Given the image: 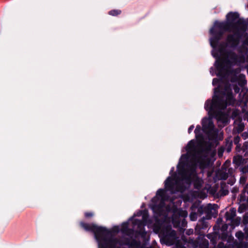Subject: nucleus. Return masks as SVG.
<instances>
[{"mask_svg": "<svg viewBox=\"0 0 248 248\" xmlns=\"http://www.w3.org/2000/svg\"><path fill=\"white\" fill-rule=\"evenodd\" d=\"M236 216V210L234 208H232L230 210L225 213V218L227 220H231L232 222L233 218Z\"/></svg>", "mask_w": 248, "mask_h": 248, "instance_id": "obj_16", "label": "nucleus"}, {"mask_svg": "<svg viewBox=\"0 0 248 248\" xmlns=\"http://www.w3.org/2000/svg\"><path fill=\"white\" fill-rule=\"evenodd\" d=\"M217 248H228V247L225 246L223 243L220 242L217 245Z\"/></svg>", "mask_w": 248, "mask_h": 248, "instance_id": "obj_39", "label": "nucleus"}, {"mask_svg": "<svg viewBox=\"0 0 248 248\" xmlns=\"http://www.w3.org/2000/svg\"><path fill=\"white\" fill-rule=\"evenodd\" d=\"M198 214L195 212H192L190 214V218L192 221H195L197 218Z\"/></svg>", "mask_w": 248, "mask_h": 248, "instance_id": "obj_29", "label": "nucleus"}, {"mask_svg": "<svg viewBox=\"0 0 248 248\" xmlns=\"http://www.w3.org/2000/svg\"><path fill=\"white\" fill-rule=\"evenodd\" d=\"M247 121L248 122V117H247Z\"/></svg>", "mask_w": 248, "mask_h": 248, "instance_id": "obj_55", "label": "nucleus"}, {"mask_svg": "<svg viewBox=\"0 0 248 248\" xmlns=\"http://www.w3.org/2000/svg\"><path fill=\"white\" fill-rule=\"evenodd\" d=\"M80 226L86 231L93 232L94 236L97 241L102 239L103 236L107 233V230L106 228L97 226L93 224H89L81 222Z\"/></svg>", "mask_w": 248, "mask_h": 248, "instance_id": "obj_6", "label": "nucleus"}, {"mask_svg": "<svg viewBox=\"0 0 248 248\" xmlns=\"http://www.w3.org/2000/svg\"><path fill=\"white\" fill-rule=\"evenodd\" d=\"M108 233V231L107 230V233L104 235L100 240L98 241L99 245L103 243L105 246H108L109 248H115L116 245L119 243V239L117 238L111 237L107 239L105 237Z\"/></svg>", "mask_w": 248, "mask_h": 248, "instance_id": "obj_9", "label": "nucleus"}, {"mask_svg": "<svg viewBox=\"0 0 248 248\" xmlns=\"http://www.w3.org/2000/svg\"><path fill=\"white\" fill-rule=\"evenodd\" d=\"M165 187L172 194L178 192L183 193L186 189L184 185L178 179L171 177H168L165 180Z\"/></svg>", "mask_w": 248, "mask_h": 248, "instance_id": "obj_5", "label": "nucleus"}, {"mask_svg": "<svg viewBox=\"0 0 248 248\" xmlns=\"http://www.w3.org/2000/svg\"><path fill=\"white\" fill-rule=\"evenodd\" d=\"M235 236L240 241H242L245 239V236L244 233H243L242 231H238L236 232Z\"/></svg>", "mask_w": 248, "mask_h": 248, "instance_id": "obj_27", "label": "nucleus"}, {"mask_svg": "<svg viewBox=\"0 0 248 248\" xmlns=\"http://www.w3.org/2000/svg\"><path fill=\"white\" fill-rule=\"evenodd\" d=\"M218 80L217 78H214L213 80V84L214 85L217 82Z\"/></svg>", "mask_w": 248, "mask_h": 248, "instance_id": "obj_51", "label": "nucleus"}, {"mask_svg": "<svg viewBox=\"0 0 248 248\" xmlns=\"http://www.w3.org/2000/svg\"><path fill=\"white\" fill-rule=\"evenodd\" d=\"M233 247L236 248H248V243L240 242L238 243L237 240L233 241Z\"/></svg>", "mask_w": 248, "mask_h": 248, "instance_id": "obj_21", "label": "nucleus"}, {"mask_svg": "<svg viewBox=\"0 0 248 248\" xmlns=\"http://www.w3.org/2000/svg\"><path fill=\"white\" fill-rule=\"evenodd\" d=\"M201 131V126L200 125H197L194 130V132L196 135L200 132Z\"/></svg>", "mask_w": 248, "mask_h": 248, "instance_id": "obj_41", "label": "nucleus"}, {"mask_svg": "<svg viewBox=\"0 0 248 248\" xmlns=\"http://www.w3.org/2000/svg\"><path fill=\"white\" fill-rule=\"evenodd\" d=\"M240 141V138L239 136H237L234 138L233 142L235 144H239Z\"/></svg>", "mask_w": 248, "mask_h": 248, "instance_id": "obj_35", "label": "nucleus"}, {"mask_svg": "<svg viewBox=\"0 0 248 248\" xmlns=\"http://www.w3.org/2000/svg\"><path fill=\"white\" fill-rule=\"evenodd\" d=\"M244 159L241 155H236L233 158V163L235 164V167H238L243 163Z\"/></svg>", "mask_w": 248, "mask_h": 248, "instance_id": "obj_18", "label": "nucleus"}, {"mask_svg": "<svg viewBox=\"0 0 248 248\" xmlns=\"http://www.w3.org/2000/svg\"><path fill=\"white\" fill-rule=\"evenodd\" d=\"M85 217L86 218L92 217L93 216V214L92 212H86L85 213Z\"/></svg>", "mask_w": 248, "mask_h": 248, "instance_id": "obj_38", "label": "nucleus"}, {"mask_svg": "<svg viewBox=\"0 0 248 248\" xmlns=\"http://www.w3.org/2000/svg\"><path fill=\"white\" fill-rule=\"evenodd\" d=\"M122 11L119 9H113L108 12V14L112 16H118L120 15Z\"/></svg>", "mask_w": 248, "mask_h": 248, "instance_id": "obj_26", "label": "nucleus"}, {"mask_svg": "<svg viewBox=\"0 0 248 248\" xmlns=\"http://www.w3.org/2000/svg\"><path fill=\"white\" fill-rule=\"evenodd\" d=\"M216 227H217V226H215L214 227V230L215 231L216 230Z\"/></svg>", "mask_w": 248, "mask_h": 248, "instance_id": "obj_53", "label": "nucleus"}, {"mask_svg": "<svg viewBox=\"0 0 248 248\" xmlns=\"http://www.w3.org/2000/svg\"><path fill=\"white\" fill-rule=\"evenodd\" d=\"M203 184V180L199 178H196L193 182L194 188L199 190L202 188Z\"/></svg>", "mask_w": 248, "mask_h": 248, "instance_id": "obj_20", "label": "nucleus"}, {"mask_svg": "<svg viewBox=\"0 0 248 248\" xmlns=\"http://www.w3.org/2000/svg\"><path fill=\"white\" fill-rule=\"evenodd\" d=\"M193 232V231L192 230H189L188 231H187L186 232V234H188V235H190L191 234H192Z\"/></svg>", "mask_w": 248, "mask_h": 248, "instance_id": "obj_50", "label": "nucleus"}, {"mask_svg": "<svg viewBox=\"0 0 248 248\" xmlns=\"http://www.w3.org/2000/svg\"><path fill=\"white\" fill-rule=\"evenodd\" d=\"M207 227V223L205 221L204 219H202L199 221V223L196 226L195 232L197 233L200 234V231L201 230L206 229Z\"/></svg>", "mask_w": 248, "mask_h": 248, "instance_id": "obj_15", "label": "nucleus"}, {"mask_svg": "<svg viewBox=\"0 0 248 248\" xmlns=\"http://www.w3.org/2000/svg\"><path fill=\"white\" fill-rule=\"evenodd\" d=\"M238 17L237 13H229L226 16L227 21L216 23L210 30V33L217 41H218L222 37L224 31L234 32V29L239 28V30L246 31L247 25L244 21L239 19L234 22Z\"/></svg>", "mask_w": 248, "mask_h": 248, "instance_id": "obj_1", "label": "nucleus"}, {"mask_svg": "<svg viewBox=\"0 0 248 248\" xmlns=\"http://www.w3.org/2000/svg\"><path fill=\"white\" fill-rule=\"evenodd\" d=\"M226 142V150L227 152L229 153L231 152L232 149V141L230 140V139H226L225 140Z\"/></svg>", "mask_w": 248, "mask_h": 248, "instance_id": "obj_25", "label": "nucleus"}, {"mask_svg": "<svg viewBox=\"0 0 248 248\" xmlns=\"http://www.w3.org/2000/svg\"><path fill=\"white\" fill-rule=\"evenodd\" d=\"M235 100L231 92H228L226 94L219 93L213 97L212 100H208L204 105L205 109L209 112L215 109L224 110L228 105H233Z\"/></svg>", "mask_w": 248, "mask_h": 248, "instance_id": "obj_2", "label": "nucleus"}, {"mask_svg": "<svg viewBox=\"0 0 248 248\" xmlns=\"http://www.w3.org/2000/svg\"><path fill=\"white\" fill-rule=\"evenodd\" d=\"M244 230V232H245L244 234H245V239L246 240H248V225L246 226L245 227Z\"/></svg>", "mask_w": 248, "mask_h": 248, "instance_id": "obj_34", "label": "nucleus"}, {"mask_svg": "<svg viewBox=\"0 0 248 248\" xmlns=\"http://www.w3.org/2000/svg\"><path fill=\"white\" fill-rule=\"evenodd\" d=\"M157 195L163 198L165 195L164 190L162 189H159L157 191Z\"/></svg>", "mask_w": 248, "mask_h": 248, "instance_id": "obj_32", "label": "nucleus"}, {"mask_svg": "<svg viewBox=\"0 0 248 248\" xmlns=\"http://www.w3.org/2000/svg\"><path fill=\"white\" fill-rule=\"evenodd\" d=\"M202 125L204 132L210 134L214 130L215 125L212 121L209 119L204 118L202 120Z\"/></svg>", "mask_w": 248, "mask_h": 248, "instance_id": "obj_10", "label": "nucleus"}, {"mask_svg": "<svg viewBox=\"0 0 248 248\" xmlns=\"http://www.w3.org/2000/svg\"><path fill=\"white\" fill-rule=\"evenodd\" d=\"M201 146L202 149H197L194 141L191 140L188 143L186 150L188 154L194 157L197 163L202 164L211 151L212 144L210 142L203 141L201 143Z\"/></svg>", "mask_w": 248, "mask_h": 248, "instance_id": "obj_3", "label": "nucleus"}, {"mask_svg": "<svg viewBox=\"0 0 248 248\" xmlns=\"http://www.w3.org/2000/svg\"><path fill=\"white\" fill-rule=\"evenodd\" d=\"M247 176H246L245 175L242 176H241V177L240 178L239 182L241 184L244 185L246 183V182L247 181Z\"/></svg>", "mask_w": 248, "mask_h": 248, "instance_id": "obj_30", "label": "nucleus"}, {"mask_svg": "<svg viewBox=\"0 0 248 248\" xmlns=\"http://www.w3.org/2000/svg\"><path fill=\"white\" fill-rule=\"evenodd\" d=\"M224 150H225L224 147L223 146H221L218 149L217 155H218V156L220 158V157H222L223 154L224 152Z\"/></svg>", "mask_w": 248, "mask_h": 248, "instance_id": "obj_28", "label": "nucleus"}, {"mask_svg": "<svg viewBox=\"0 0 248 248\" xmlns=\"http://www.w3.org/2000/svg\"><path fill=\"white\" fill-rule=\"evenodd\" d=\"M121 232L124 234L127 235H130L133 234V230L132 229H129L128 228V223H124L121 226Z\"/></svg>", "mask_w": 248, "mask_h": 248, "instance_id": "obj_14", "label": "nucleus"}, {"mask_svg": "<svg viewBox=\"0 0 248 248\" xmlns=\"http://www.w3.org/2000/svg\"><path fill=\"white\" fill-rule=\"evenodd\" d=\"M228 225L227 224H223L220 230H221V231L222 232V239H223L225 237H226V235H227V233H226V232H227V230L228 229Z\"/></svg>", "mask_w": 248, "mask_h": 248, "instance_id": "obj_23", "label": "nucleus"}, {"mask_svg": "<svg viewBox=\"0 0 248 248\" xmlns=\"http://www.w3.org/2000/svg\"><path fill=\"white\" fill-rule=\"evenodd\" d=\"M247 73H248V70H247Z\"/></svg>", "mask_w": 248, "mask_h": 248, "instance_id": "obj_57", "label": "nucleus"}, {"mask_svg": "<svg viewBox=\"0 0 248 248\" xmlns=\"http://www.w3.org/2000/svg\"><path fill=\"white\" fill-rule=\"evenodd\" d=\"M209 242L205 239H202L200 242L199 248H208Z\"/></svg>", "mask_w": 248, "mask_h": 248, "instance_id": "obj_22", "label": "nucleus"}, {"mask_svg": "<svg viewBox=\"0 0 248 248\" xmlns=\"http://www.w3.org/2000/svg\"><path fill=\"white\" fill-rule=\"evenodd\" d=\"M239 77L240 78H241L242 79H245V76L243 74H240L239 75ZM245 83L247 82V81L246 80H245Z\"/></svg>", "mask_w": 248, "mask_h": 248, "instance_id": "obj_46", "label": "nucleus"}, {"mask_svg": "<svg viewBox=\"0 0 248 248\" xmlns=\"http://www.w3.org/2000/svg\"><path fill=\"white\" fill-rule=\"evenodd\" d=\"M243 44L245 45L248 46V37L244 41Z\"/></svg>", "mask_w": 248, "mask_h": 248, "instance_id": "obj_47", "label": "nucleus"}, {"mask_svg": "<svg viewBox=\"0 0 248 248\" xmlns=\"http://www.w3.org/2000/svg\"><path fill=\"white\" fill-rule=\"evenodd\" d=\"M241 171L243 173H248V165L243 167L241 169Z\"/></svg>", "mask_w": 248, "mask_h": 248, "instance_id": "obj_40", "label": "nucleus"}, {"mask_svg": "<svg viewBox=\"0 0 248 248\" xmlns=\"http://www.w3.org/2000/svg\"><path fill=\"white\" fill-rule=\"evenodd\" d=\"M246 193H247V194L248 195V184L244 187L243 192L241 195L240 198L243 201H245L246 200ZM247 200H248V196L247 197Z\"/></svg>", "mask_w": 248, "mask_h": 248, "instance_id": "obj_24", "label": "nucleus"}, {"mask_svg": "<svg viewBox=\"0 0 248 248\" xmlns=\"http://www.w3.org/2000/svg\"><path fill=\"white\" fill-rule=\"evenodd\" d=\"M234 124V128L232 130L233 134L240 133L244 130L245 125L241 120L235 121Z\"/></svg>", "mask_w": 248, "mask_h": 248, "instance_id": "obj_11", "label": "nucleus"}, {"mask_svg": "<svg viewBox=\"0 0 248 248\" xmlns=\"http://www.w3.org/2000/svg\"><path fill=\"white\" fill-rule=\"evenodd\" d=\"M220 192L221 196H225L229 193V191L226 189H221Z\"/></svg>", "mask_w": 248, "mask_h": 248, "instance_id": "obj_37", "label": "nucleus"}, {"mask_svg": "<svg viewBox=\"0 0 248 248\" xmlns=\"http://www.w3.org/2000/svg\"><path fill=\"white\" fill-rule=\"evenodd\" d=\"M248 149V141H245L242 147V151L243 152L246 151V150Z\"/></svg>", "mask_w": 248, "mask_h": 248, "instance_id": "obj_33", "label": "nucleus"}, {"mask_svg": "<svg viewBox=\"0 0 248 248\" xmlns=\"http://www.w3.org/2000/svg\"><path fill=\"white\" fill-rule=\"evenodd\" d=\"M227 57L230 59L228 60L227 58H221L217 59L215 63V66L218 77H224L229 71L232 64L236 63L238 58L237 55L234 52L230 51L225 54Z\"/></svg>", "mask_w": 248, "mask_h": 248, "instance_id": "obj_4", "label": "nucleus"}, {"mask_svg": "<svg viewBox=\"0 0 248 248\" xmlns=\"http://www.w3.org/2000/svg\"><path fill=\"white\" fill-rule=\"evenodd\" d=\"M139 233L142 235H144L146 234V232L144 229V227L143 229H141L139 231Z\"/></svg>", "mask_w": 248, "mask_h": 248, "instance_id": "obj_43", "label": "nucleus"}, {"mask_svg": "<svg viewBox=\"0 0 248 248\" xmlns=\"http://www.w3.org/2000/svg\"><path fill=\"white\" fill-rule=\"evenodd\" d=\"M185 220H184V221H183V222H182V223H185Z\"/></svg>", "mask_w": 248, "mask_h": 248, "instance_id": "obj_54", "label": "nucleus"}, {"mask_svg": "<svg viewBox=\"0 0 248 248\" xmlns=\"http://www.w3.org/2000/svg\"><path fill=\"white\" fill-rule=\"evenodd\" d=\"M207 237L211 241V243L214 246L217 244V241L218 237V235L216 232L209 233L206 235Z\"/></svg>", "mask_w": 248, "mask_h": 248, "instance_id": "obj_19", "label": "nucleus"}, {"mask_svg": "<svg viewBox=\"0 0 248 248\" xmlns=\"http://www.w3.org/2000/svg\"><path fill=\"white\" fill-rule=\"evenodd\" d=\"M165 206V203L164 201L162 200L159 204L158 205H154L153 206V209L154 212H156L158 214H161L162 212L163 208Z\"/></svg>", "mask_w": 248, "mask_h": 248, "instance_id": "obj_17", "label": "nucleus"}, {"mask_svg": "<svg viewBox=\"0 0 248 248\" xmlns=\"http://www.w3.org/2000/svg\"><path fill=\"white\" fill-rule=\"evenodd\" d=\"M176 248H186L185 247H184V246H183L182 244H177L176 245Z\"/></svg>", "mask_w": 248, "mask_h": 248, "instance_id": "obj_44", "label": "nucleus"}, {"mask_svg": "<svg viewBox=\"0 0 248 248\" xmlns=\"http://www.w3.org/2000/svg\"><path fill=\"white\" fill-rule=\"evenodd\" d=\"M236 151L237 152H240L241 150H242V148L241 147V144H236Z\"/></svg>", "mask_w": 248, "mask_h": 248, "instance_id": "obj_42", "label": "nucleus"}, {"mask_svg": "<svg viewBox=\"0 0 248 248\" xmlns=\"http://www.w3.org/2000/svg\"><path fill=\"white\" fill-rule=\"evenodd\" d=\"M214 115L217 121L221 122L223 123L227 122V118L224 112L221 111H215Z\"/></svg>", "mask_w": 248, "mask_h": 248, "instance_id": "obj_13", "label": "nucleus"}, {"mask_svg": "<svg viewBox=\"0 0 248 248\" xmlns=\"http://www.w3.org/2000/svg\"><path fill=\"white\" fill-rule=\"evenodd\" d=\"M198 212H199L201 215L202 213V207H200L198 208Z\"/></svg>", "mask_w": 248, "mask_h": 248, "instance_id": "obj_48", "label": "nucleus"}, {"mask_svg": "<svg viewBox=\"0 0 248 248\" xmlns=\"http://www.w3.org/2000/svg\"><path fill=\"white\" fill-rule=\"evenodd\" d=\"M245 31L239 30V28L234 29L233 34H229L226 39V46L232 48H235L238 46L240 43L242 33Z\"/></svg>", "mask_w": 248, "mask_h": 248, "instance_id": "obj_7", "label": "nucleus"}, {"mask_svg": "<svg viewBox=\"0 0 248 248\" xmlns=\"http://www.w3.org/2000/svg\"><path fill=\"white\" fill-rule=\"evenodd\" d=\"M138 227H139V228H140V225H139Z\"/></svg>", "mask_w": 248, "mask_h": 248, "instance_id": "obj_56", "label": "nucleus"}, {"mask_svg": "<svg viewBox=\"0 0 248 248\" xmlns=\"http://www.w3.org/2000/svg\"><path fill=\"white\" fill-rule=\"evenodd\" d=\"M235 182V178L233 176H231L228 181V184L232 186L233 185Z\"/></svg>", "mask_w": 248, "mask_h": 248, "instance_id": "obj_31", "label": "nucleus"}, {"mask_svg": "<svg viewBox=\"0 0 248 248\" xmlns=\"http://www.w3.org/2000/svg\"><path fill=\"white\" fill-rule=\"evenodd\" d=\"M179 215L183 217H186L187 216V212L186 211H181L179 212Z\"/></svg>", "mask_w": 248, "mask_h": 248, "instance_id": "obj_36", "label": "nucleus"}, {"mask_svg": "<svg viewBox=\"0 0 248 248\" xmlns=\"http://www.w3.org/2000/svg\"><path fill=\"white\" fill-rule=\"evenodd\" d=\"M216 151H215V150H214V151L212 152V156H214V155H216Z\"/></svg>", "mask_w": 248, "mask_h": 248, "instance_id": "obj_52", "label": "nucleus"}, {"mask_svg": "<svg viewBox=\"0 0 248 248\" xmlns=\"http://www.w3.org/2000/svg\"><path fill=\"white\" fill-rule=\"evenodd\" d=\"M163 239L169 245H173L177 238L176 232L172 230L170 225L167 226L162 230Z\"/></svg>", "mask_w": 248, "mask_h": 248, "instance_id": "obj_8", "label": "nucleus"}, {"mask_svg": "<svg viewBox=\"0 0 248 248\" xmlns=\"http://www.w3.org/2000/svg\"><path fill=\"white\" fill-rule=\"evenodd\" d=\"M194 126L193 125H191L189 128H188V133H190L191 132V131H192V130L193 129Z\"/></svg>", "mask_w": 248, "mask_h": 248, "instance_id": "obj_45", "label": "nucleus"}, {"mask_svg": "<svg viewBox=\"0 0 248 248\" xmlns=\"http://www.w3.org/2000/svg\"><path fill=\"white\" fill-rule=\"evenodd\" d=\"M131 245L132 246H139V244H138V243L136 241H134L132 243H131Z\"/></svg>", "mask_w": 248, "mask_h": 248, "instance_id": "obj_49", "label": "nucleus"}, {"mask_svg": "<svg viewBox=\"0 0 248 248\" xmlns=\"http://www.w3.org/2000/svg\"><path fill=\"white\" fill-rule=\"evenodd\" d=\"M227 161H226L225 164L223 166L227 165ZM232 169H224V166L222 167L221 170L218 172V177L221 180H226L229 177L228 173H232Z\"/></svg>", "mask_w": 248, "mask_h": 248, "instance_id": "obj_12", "label": "nucleus"}]
</instances>
